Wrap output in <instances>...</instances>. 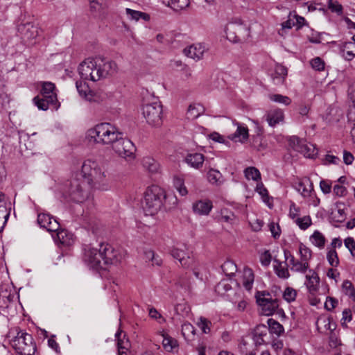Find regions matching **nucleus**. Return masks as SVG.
<instances>
[{
    "label": "nucleus",
    "instance_id": "obj_1",
    "mask_svg": "<svg viewBox=\"0 0 355 355\" xmlns=\"http://www.w3.org/2000/svg\"><path fill=\"white\" fill-rule=\"evenodd\" d=\"M117 70L115 62L101 57L86 59L78 67L82 79L94 82L114 76Z\"/></svg>",
    "mask_w": 355,
    "mask_h": 355
},
{
    "label": "nucleus",
    "instance_id": "obj_2",
    "mask_svg": "<svg viewBox=\"0 0 355 355\" xmlns=\"http://www.w3.org/2000/svg\"><path fill=\"white\" fill-rule=\"evenodd\" d=\"M91 190L90 184L73 173L71 179L65 183L63 195L65 198L72 202L76 203L87 202V206L92 207L94 206V202Z\"/></svg>",
    "mask_w": 355,
    "mask_h": 355
},
{
    "label": "nucleus",
    "instance_id": "obj_3",
    "mask_svg": "<svg viewBox=\"0 0 355 355\" xmlns=\"http://www.w3.org/2000/svg\"><path fill=\"white\" fill-rule=\"evenodd\" d=\"M85 182L90 184V187L99 189L107 190L109 189L108 180L104 170L99 164L93 160H85L81 166V171L74 173Z\"/></svg>",
    "mask_w": 355,
    "mask_h": 355
},
{
    "label": "nucleus",
    "instance_id": "obj_4",
    "mask_svg": "<svg viewBox=\"0 0 355 355\" xmlns=\"http://www.w3.org/2000/svg\"><path fill=\"white\" fill-rule=\"evenodd\" d=\"M120 131L110 123H100L87 131V137L90 142L103 146L112 145Z\"/></svg>",
    "mask_w": 355,
    "mask_h": 355
},
{
    "label": "nucleus",
    "instance_id": "obj_5",
    "mask_svg": "<svg viewBox=\"0 0 355 355\" xmlns=\"http://www.w3.org/2000/svg\"><path fill=\"white\" fill-rule=\"evenodd\" d=\"M166 198L165 191L159 186L152 185L144 193L142 207L146 215L156 214L163 206V201Z\"/></svg>",
    "mask_w": 355,
    "mask_h": 355
},
{
    "label": "nucleus",
    "instance_id": "obj_6",
    "mask_svg": "<svg viewBox=\"0 0 355 355\" xmlns=\"http://www.w3.org/2000/svg\"><path fill=\"white\" fill-rule=\"evenodd\" d=\"M17 335L11 340V345L19 355H34L36 345L31 334L16 328Z\"/></svg>",
    "mask_w": 355,
    "mask_h": 355
},
{
    "label": "nucleus",
    "instance_id": "obj_7",
    "mask_svg": "<svg viewBox=\"0 0 355 355\" xmlns=\"http://www.w3.org/2000/svg\"><path fill=\"white\" fill-rule=\"evenodd\" d=\"M113 150L120 157L128 161L135 159L136 150L134 144L128 139L123 137V133L120 132L114 142L112 144Z\"/></svg>",
    "mask_w": 355,
    "mask_h": 355
},
{
    "label": "nucleus",
    "instance_id": "obj_8",
    "mask_svg": "<svg viewBox=\"0 0 355 355\" xmlns=\"http://www.w3.org/2000/svg\"><path fill=\"white\" fill-rule=\"evenodd\" d=\"M142 113L146 121L154 126H159L162 123V105L157 100L143 105Z\"/></svg>",
    "mask_w": 355,
    "mask_h": 355
},
{
    "label": "nucleus",
    "instance_id": "obj_9",
    "mask_svg": "<svg viewBox=\"0 0 355 355\" xmlns=\"http://www.w3.org/2000/svg\"><path fill=\"white\" fill-rule=\"evenodd\" d=\"M257 304L261 308L265 315H272L279 307L278 299H272L268 291H257L255 295Z\"/></svg>",
    "mask_w": 355,
    "mask_h": 355
},
{
    "label": "nucleus",
    "instance_id": "obj_10",
    "mask_svg": "<svg viewBox=\"0 0 355 355\" xmlns=\"http://www.w3.org/2000/svg\"><path fill=\"white\" fill-rule=\"evenodd\" d=\"M170 254L173 258L178 260L180 265L184 268H189L194 261L192 252H190L185 244L173 246Z\"/></svg>",
    "mask_w": 355,
    "mask_h": 355
},
{
    "label": "nucleus",
    "instance_id": "obj_11",
    "mask_svg": "<svg viewBox=\"0 0 355 355\" xmlns=\"http://www.w3.org/2000/svg\"><path fill=\"white\" fill-rule=\"evenodd\" d=\"M226 35L229 40L233 42H240L244 37L245 35L248 34V28L239 20V22H230L226 27Z\"/></svg>",
    "mask_w": 355,
    "mask_h": 355
},
{
    "label": "nucleus",
    "instance_id": "obj_12",
    "mask_svg": "<svg viewBox=\"0 0 355 355\" xmlns=\"http://www.w3.org/2000/svg\"><path fill=\"white\" fill-rule=\"evenodd\" d=\"M99 250L102 254V260L105 266V270L110 265L116 264L120 261L121 257L118 252L108 243H101Z\"/></svg>",
    "mask_w": 355,
    "mask_h": 355
},
{
    "label": "nucleus",
    "instance_id": "obj_13",
    "mask_svg": "<svg viewBox=\"0 0 355 355\" xmlns=\"http://www.w3.org/2000/svg\"><path fill=\"white\" fill-rule=\"evenodd\" d=\"M84 261L87 265L94 270H105L103 261L102 260V254L99 249L95 248H89L85 250L84 255Z\"/></svg>",
    "mask_w": 355,
    "mask_h": 355
},
{
    "label": "nucleus",
    "instance_id": "obj_14",
    "mask_svg": "<svg viewBox=\"0 0 355 355\" xmlns=\"http://www.w3.org/2000/svg\"><path fill=\"white\" fill-rule=\"evenodd\" d=\"M17 31L21 39L24 41H30L37 35V27L31 22L21 23L17 27Z\"/></svg>",
    "mask_w": 355,
    "mask_h": 355
},
{
    "label": "nucleus",
    "instance_id": "obj_15",
    "mask_svg": "<svg viewBox=\"0 0 355 355\" xmlns=\"http://www.w3.org/2000/svg\"><path fill=\"white\" fill-rule=\"evenodd\" d=\"M284 254L285 259L289 260V263L291 266V270L303 273L306 271L309 268L308 262L303 263L302 260H296L294 256L292 255L291 252L288 250H284Z\"/></svg>",
    "mask_w": 355,
    "mask_h": 355
},
{
    "label": "nucleus",
    "instance_id": "obj_16",
    "mask_svg": "<svg viewBox=\"0 0 355 355\" xmlns=\"http://www.w3.org/2000/svg\"><path fill=\"white\" fill-rule=\"evenodd\" d=\"M76 87L78 94L88 101H96L95 94L89 89L88 84L82 80L76 81Z\"/></svg>",
    "mask_w": 355,
    "mask_h": 355
},
{
    "label": "nucleus",
    "instance_id": "obj_17",
    "mask_svg": "<svg viewBox=\"0 0 355 355\" xmlns=\"http://www.w3.org/2000/svg\"><path fill=\"white\" fill-rule=\"evenodd\" d=\"M40 94L42 96L49 98L50 102L58 101L55 84L51 82H44L42 83Z\"/></svg>",
    "mask_w": 355,
    "mask_h": 355
},
{
    "label": "nucleus",
    "instance_id": "obj_18",
    "mask_svg": "<svg viewBox=\"0 0 355 355\" xmlns=\"http://www.w3.org/2000/svg\"><path fill=\"white\" fill-rule=\"evenodd\" d=\"M266 120L270 126L274 127L283 121L284 112L279 108L269 110L265 116Z\"/></svg>",
    "mask_w": 355,
    "mask_h": 355
},
{
    "label": "nucleus",
    "instance_id": "obj_19",
    "mask_svg": "<svg viewBox=\"0 0 355 355\" xmlns=\"http://www.w3.org/2000/svg\"><path fill=\"white\" fill-rule=\"evenodd\" d=\"M185 162L196 169L200 168L204 163L205 157L202 154L198 153H189L185 157Z\"/></svg>",
    "mask_w": 355,
    "mask_h": 355
},
{
    "label": "nucleus",
    "instance_id": "obj_20",
    "mask_svg": "<svg viewBox=\"0 0 355 355\" xmlns=\"http://www.w3.org/2000/svg\"><path fill=\"white\" fill-rule=\"evenodd\" d=\"M310 272L311 275L306 276L305 284L309 292L314 295L318 289L320 278L315 271L310 270Z\"/></svg>",
    "mask_w": 355,
    "mask_h": 355
},
{
    "label": "nucleus",
    "instance_id": "obj_21",
    "mask_svg": "<svg viewBox=\"0 0 355 355\" xmlns=\"http://www.w3.org/2000/svg\"><path fill=\"white\" fill-rule=\"evenodd\" d=\"M34 104L38 107V109L46 111L49 107H53V108L58 110L60 107V103L57 102H50L49 98H44L43 96L40 97L39 96H35L33 98Z\"/></svg>",
    "mask_w": 355,
    "mask_h": 355
},
{
    "label": "nucleus",
    "instance_id": "obj_22",
    "mask_svg": "<svg viewBox=\"0 0 355 355\" xmlns=\"http://www.w3.org/2000/svg\"><path fill=\"white\" fill-rule=\"evenodd\" d=\"M212 207V202L210 200H198L193 203V210L199 215H208Z\"/></svg>",
    "mask_w": 355,
    "mask_h": 355
},
{
    "label": "nucleus",
    "instance_id": "obj_23",
    "mask_svg": "<svg viewBox=\"0 0 355 355\" xmlns=\"http://www.w3.org/2000/svg\"><path fill=\"white\" fill-rule=\"evenodd\" d=\"M288 70L286 67L282 64H277L275 67V71L271 74V78L274 84H282L287 76Z\"/></svg>",
    "mask_w": 355,
    "mask_h": 355
},
{
    "label": "nucleus",
    "instance_id": "obj_24",
    "mask_svg": "<svg viewBox=\"0 0 355 355\" xmlns=\"http://www.w3.org/2000/svg\"><path fill=\"white\" fill-rule=\"evenodd\" d=\"M166 6L170 7L175 11L183 10L189 6V0H162Z\"/></svg>",
    "mask_w": 355,
    "mask_h": 355
},
{
    "label": "nucleus",
    "instance_id": "obj_25",
    "mask_svg": "<svg viewBox=\"0 0 355 355\" xmlns=\"http://www.w3.org/2000/svg\"><path fill=\"white\" fill-rule=\"evenodd\" d=\"M45 229L49 232H58L57 235L60 242L62 243H65L63 239L64 235H66V232L63 230L58 232L60 229V224L55 218H53L52 220L48 222V225L46 226Z\"/></svg>",
    "mask_w": 355,
    "mask_h": 355
},
{
    "label": "nucleus",
    "instance_id": "obj_26",
    "mask_svg": "<svg viewBox=\"0 0 355 355\" xmlns=\"http://www.w3.org/2000/svg\"><path fill=\"white\" fill-rule=\"evenodd\" d=\"M125 14L130 20L137 21L140 19H142L144 21H148L150 19V16L147 13L132 10L130 8H125Z\"/></svg>",
    "mask_w": 355,
    "mask_h": 355
},
{
    "label": "nucleus",
    "instance_id": "obj_27",
    "mask_svg": "<svg viewBox=\"0 0 355 355\" xmlns=\"http://www.w3.org/2000/svg\"><path fill=\"white\" fill-rule=\"evenodd\" d=\"M183 52L189 58L199 60L202 58L204 51L201 47L198 48L196 46L191 45L185 48Z\"/></svg>",
    "mask_w": 355,
    "mask_h": 355
},
{
    "label": "nucleus",
    "instance_id": "obj_28",
    "mask_svg": "<svg viewBox=\"0 0 355 355\" xmlns=\"http://www.w3.org/2000/svg\"><path fill=\"white\" fill-rule=\"evenodd\" d=\"M207 180L209 183L220 185L223 182V175L218 170L210 168L207 172Z\"/></svg>",
    "mask_w": 355,
    "mask_h": 355
},
{
    "label": "nucleus",
    "instance_id": "obj_29",
    "mask_svg": "<svg viewBox=\"0 0 355 355\" xmlns=\"http://www.w3.org/2000/svg\"><path fill=\"white\" fill-rule=\"evenodd\" d=\"M254 273L250 268H245L243 277V285L247 291H250L254 283Z\"/></svg>",
    "mask_w": 355,
    "mask_h": 355
},
{
    "label": "nucleus",
    "instance_id": "obj_30",
    "mask_svg": "<svg viewBox=\"0 0 355 355\" xmlns=\"http://www.w3.org/2000/svg\"><path fill=\"white\" fill-rule=\"evenodd\" d=\"M173 185L180 196H184L188 193L187 189L184 185V179L179 176H175L173 178Z\"/></svg>",
    "mask_w": 355,
    "mask_h": 355
},
{
    "label": "nucleus",
    "instance_id": "obj_31",
    "mask_svg": "<svg viewBox=\"0 0 355 355\" xmlns=\"http://www.w3.org/2000/svg\"><path fill=\"white\" fill-rule=\"evenodd\" d=\"M263 329V330L260 329L259 327H257L253 335V340L256 345H261L265 343L263 337L267 335V327L266 326H262L261 327Z\"/></svg>",
    "mask_w": 355,
    "mask_h": 355
},
{
    "label": "nucleus",
    "instance_id": "obj_32",
    "mask_svg": "<svg viewBox=\"0 0 355 355\" xmlns=\"http://www.w3.org/2000/svg\"><path fill=\"white\" fill-rule=\"evenodd\" d=\"M221 269L226 276L232 277L237 271L236 265L232 261H226L221 266Z\"/></svg>",
    "mask_w": 355,
    "mask_h": 355
},
{
    "label": "nucleus",
    "instance_id": "obj_33",
    "mask_svg": "<svg viewBox=\"0 0 355 355\" xmlns=\"http://www.w3.org/2000/svg\"><path fill=\"white\" fill-rule=\"evenodd\" d=\"M142 164L144 167L151 173L157 172L159 168L158 163L153 158L150 157H144L142 160Z\"/></svg>",
    "mask_w": 355,
    "mask_h": 355
},
{
    "label": "nucleus",
    "instance_id": "obj_34",
    "mask_svg": "<svg viewBox=\"0 0 355 355\" xmlns=\"http://www.w3.org/2000/svg\"><path fill=\"white\" fill-rule=\"evenodd\" d=\"M268 329L271 334L279 336L284 331V327L274 319L268 320Z\"/></svg>",
    "mask_w": 355,
    "mask_h": 355
},
{
    "label": "nucleus",
    "instance_id": "obj_35",
    "mask_svg": "<svg viewBox=\"0 0 355 355\" xmlns=\"http://www.w3.org/2000/svg\"><path fill=\"white\" fill-rule=\"evenodd\" d=\"M312 243L319 248H322L325 244V238L321 232L315 230L310 238Z\"/></svg>",
    "mask_w": 355,
    "mask_h": 355
},
{
    "label": "nucleus",
    "instance_id": "obj_36",
    "mask_svg": "<svg viewBox=\"0 0 355 355\" xmlns=\"http://www.w3.org/2000/svg\"><path fill=\"white\" fill-rule=\"evenodd\" d=\"M14 297L15 295L11 294L6 290L0 291V306L7 308L9 303L13 301Z\"/></svg>",
    "mask_w": 355,
    "mask_h": 355
},
{
    "label": "nucleus",
    "instance_id": "obj_37",
    "mask_svg": "<svg viewBox=\"0 0 355 355\" xmlns=\"http://www.w3.org/2000/svg\"><path fill=\"white\" fill-rule=\"evenodd\" d=\"M121 335H122V331L120 329H119L115 334V338L117 341L118 350L119 349L128 350L129 345H130L128 340V339L125 340V334L123 335V338H121Z\"/></svg>",
    "mask_w": 355,
    "mask_h": 355
},
{
    "label": "nucleus",
    "instance_id": "obj_38",
    "mask_svg": "<svg viewBox=\"0 0 355 355\" xmlns=\"http://www.w3.org/2000/svg\"><path fill=\"white\" fill-rule=\"evenodd\" d=\"M245 177L248 180H252L254 181H258L261 179V173L259 171L253 166L248 167L244 171Z\"/></svg>",
    "mask_w": 355,
    "mask_h": 355
},
{
    "label": "nucleus",
    "instance_id": "obj_39",
    "mask_svg": "<svg viewBox=\"0 0 355 355\" xmlns=\"http://www.w3.org/2000/svg\"><path fill=\"white\" fill-rule=\"evenodd\" d=\"M220 220L223 222L233 224L236 221L234 214L227 208L220 210Z\"/></svg>",
    "mask_w": 355,
    "mask_h": 355
},
{
    "label": "nucleus",
    "instance_id": "obj_40",
    "mask_svg": "<svg viewBox=\"0 0 355 355\" xmlns=\"http://www.w3.org/2000/svg\"><path fill=\"white\" fill-rule=\"evenodd\" d=\"M236 137L239 138V141L244 142L248 138V129L246 127L239 125L237 128L236 131L233 135L232 139H234Z\"/></svg>",
    "mask_w": 355,
    "mask_h": 355
},
{
    "label": "nucleus",
    "instance_id": "obj_41",
    "mask_svg": "<svg viewBox=\"0 0 355 355\" xmlns=\"http://www.w3.org/2000/svg\"><path fill=\"white\" fill-rule=\"evenodd\" d=\"M232 291V286L227 280L220 281L215 287V291L220 295H225L228 291Z\"/></svg>",
    "mask_w": 355,
    "mask_h": 355
},
{
    "label": "nucleus",
    "instance_id": "obj_42",
    "mask_svg": "<svg viewBox=\"0 0 355 355\" xmlns=\"http://www.w3.org/2000/svg\"><path fill=\"white\" fill-rule=\"evenodd\" d=\"M275 262L277 263V266H274V269L276 275L279 278L286 279L289 277V272L287 268L282 266V262L279 261L277 259L274 260Z\"/></svg>",
    "mask_w": 355,
    "mask_h": 355
},
{
    "label": "nucleus",
    "instance_id": "obj_43",
    "mask_svg": "<svg viewBox=\"0 0 355 355\" xmlns=\"http://www.w3.org/2000/svg\"><path fill=\"white\" fill-rule=\"evenodd\" d=\"M301 152L309 158H314L318 155V150L311 144L302 146Z\"/></svg>",
    "mask_w": 355,
    "mask_h": 355
},
{
    "label": "nucleus",
    "instance_id": "obj_44",
    "mask_svg": "<svg viewBox=\"0 0 355 355\" xmlns=\"http://www.w3.org/2000/svg\"><path fill=\"white\" fill-rule=\"evenodd\" d=\"M309 188H307L304 182H299L296 186V189L304 197L311 196V191H313V184L311 182H308Z\"/></svg>",
    "mask_w": 355,
    "mask_h": 355
},
{
    "label": "nucleus",
    "instance_id": "obj_45",
    "mask_svg": "<svg viewBox=\"0 0 355 355\" xmlns=\"http://www.w3.org/2000/svg\"><path fill=\"white\" fill-rule=\"evenodd\" d=\"M269 98L272 101L283 104L284 105H289L291 103V99L288 96L282 94H270L269 95Z\"/></svg>",
    "mask_w": 355,
    "mask_h": 355
},
{
    "label": "nucleus",
    "instance_id": "obj_46",
    "mask_svg": "<svg viewBox=\"0 0 355 355\" xmlns=\"http://www.w3.org/2000/svg\"><path fill=\"white\" fill-rule=\"evenodd\" d=\"M19 147L22 150L24 147L26 150H32L34 144L30 141V137L27 134L21 135L19 137Z\"/></svg>",
    "mask_w": 355,
    "mask_h": 355
},
{
    "label": "nucleus",
    "instance_id": "obj_47",
    "mask_svg": "<svg viewBox=\"0 0 355 355\" xmlns=\"http://www.w3.org/2000/svg\"><path fill=\"white\" fill-rule=\"evenodd\" d=\"M295 222L302 230H306L312 224L311 218L309 216H305L302 218H297L295 220Z\"/></svg>",
    "mask_w": 355,
    "mask_h": 355
},
{
    "label": "nucleus",
    "instance_id": "obj_48",
    "mask_svg": "<svg viewBox=\"0 0 355 355\" xmlns=\"http://www.w3.org/2000/svg\"><path fill=\"white\" fill-rule=\"evenodd\" d=\"M299 251L302 261L303 263L308 262V261L311 258V250L303 243H300Z\"/></svg>",
    "mask_w": 355,
    "mask_h": 355
},
{
    "label": "nucleus",
    "instance_id": "obj_49",
    "mask_svg": "<svg viewBox=\"0 0 355 355\" xmlns=\"http://www.w3.org/2000/svg\"><path fill=\"white\" fill-rule=\"evenodd\" d=\"M328 8L338 15L343 14V6L337 0H328Z\"/></svg>",
    "mask_w": 355,
    "mask_h": 355
},
{
    "label": "nucleus",
    "instance_id": "obj_50",
    "mask_svg": "<svg viewBox=\"0 0 355 355\" xmlns=\"http://www.w3.org/2000/svg\"><path fill=\"white\" fill-rule=\"evenodd\" d=\"M311 67L318 71H322L324 69L325 63L324 60L320 57H315L310 61Z\"/></svg>",
    "mask_w": 355,
    "mask_h": 355
},
{
    "label": "nucleus",
    "instance_id": "obj_51",
    "mask_svg": "<svg viewBox=\"0 0 355 355\" xmlns=\"http://www.w3.org/2000/svg\"><path fill=\"white\" fill-rule=\"evenodd\" d=\"M327 259L329 263L333 266L336 267L339 263V259L336 251L334 249L330 250L327 254Z\"/></svg>",
    "mask_w": 355,
    "mask_h": 355
},
{
    "label": "nucleus",
    "instance_id": "obj_52",
    "mask_svg": "<svg viewBox=\"0 0 355 355\" xmlns=\"http://www.w3.org/2000/svg\"><path fill=\"white\" fill-rule=\"evenodd\" d=\"M296 296V291L291 287H287L283 293L284 299L288 302H293L295 300Z\"/></svg>",
    "mask_w": 355,
    "mask_h": 355
},
{
    "label": "nucleus",
    "instance_id": "obj_53",
    "mask_svg": "<svg viewBox=\"0 0 355 355\" xmlns=\"http://www.w3.org/2000/svg\"><path fill=\"white\" fill-rule=\"evenodd\" d=\"M211 325V323L209 320L203 317L200 318L198 326L201 329L204 334H209L210 332Z\"/></svg>",
    "mask_w": 355,
    "mask_h": 355
},
{
    "label": "nucleus",
    "instance_id": "obj_54",
    "mask_svg": "<svg viewBox=\"0 0 355 355\" xmlns=\"http://www.w3.org/2000/svg\"><path fill=\"white\" fill-rule=\"evenodd\" d=\"M53 219V216L48 214L40 213L37 215V223L41 227L45 228L48 222Z\"/></svg>",
    "mask_w": 355,
    "mask_h": 355
},
{
    "label": "nucleus",
    "instance_id": "obj_55",
    "mask_svg": "<svg viewBox=\"0 0 355 355\" xmlns=\"http://www.w3.org/2000/svg\"><path fill=\"white\" fill-rule=\"evenodd\" d=\"M10 216V212L8 211L5 205L0 204V221L2 225H6Z\"/></svg>",
    "mask_w": 355,
    "mask_h": 355
},
{
    "label": "nucleus",
    "instance_id": "obj_56",
    "mask_svg": "<svg viewBox=\"0 0 355 355\" xmlns=\"http://www.w3.org/2000/svg\"><path fill=\"white\" fill-rule=\"evenodd\" d=\"M256 191L259 193V194L262 197L263 200L266 202L267 200H268V194L267 189L264 187L262 182L258 183L256 187Z\"/></svg>",
    "mask_w": 355,
    "mask_h": 355
},
{
    "label": "nucleus",
    "instance_id": "obj_57",
    "mask_svg": "<svg viewBox=\"0 0 355 355\" xmlns=\"http://www.w3.org/2000/svg\"><path fill=\"white\" fill-rule=\"evenodd\" d=\"M345 245L349 250L351 254L355 256V241L352 237H347L345 239Z\"/></svg>",
    "mask_w": 355,
    "mask_h": 355
},
{
    "label": "nucleus",
    "instance_id": "obj_58",
    "mask_svg": "<svg viewBox=\"0 0 355 355\" xmlns=\"http://www.w3.org/2000/svg\"><path fill=\"white\" fill-rule=\"evenodd\" d=\"M338 303V302L336 298L332 297H327L324 304V308L327 311H331L337 306Z\"/></svg>",
    "mask_w": 355,
    "mask_h": 355
},
{
    "label": "nucleus",
    "instance_id": "obj_59",
    "mask_svg": "<svg viewBox=\"0 0 355 355\" xmlns=\"http://www.w3.org/2000/svg\"><path fill=\"white\" fill-rule=\"evenodd\" d=\"M260 261L264 266H268L271 261V254L268 250H266L260 256Z\"/></svg>",
    "mask_w": 355,
    "mask_h": 355
},
{
    "label": "nucleus",
    "instance_id": "obj_60",
    "mask_svg": "<svg viewBox=\"0 0 355 355\" xmlns=\"http://www.w3.org/2000/svg\"><path fill=\"white\" fill-rule=\"evenodd\" d=\"M332 217L337 221V222H343L345 218V211L343 209H338L336 211L332 212Z\"/></svg>",
    "mask_w": 355,
    "mask_h": 355
},
{
    "label": "nucleus",
    "instance_id": "obj_61",
    "mask_svg": "<svg viewBox=\"0 0 355 355\" xmlns=\"http://www.w3.org/2000/svg\"><path fill=\"white\" fill-rule=\"evenodd\" d=\"M295 25V22L288 19L286 21L282 23V28L279 31V34L282 36L284 34L285 29H291Z\"/></svg>",
    "mask_w": 355,
    "mask_h": 355
},
{
    "label": "nucleus",
    "instance_id": "obj_62",
    "mask_svg": "<svg viewBox=\"0 0 355 355\" xmlns=\"http://www.w3.org/2000/svg\"><path fill=\"white\" fill-rule=\"evenodd\" d=\"M342 287L345 294L348 296L349 293H352V291L354 290V285L349 280H345L343 283Z\"/></svg>",
    "mask_w": 355,
    "mask_h": 355
},
{
    "label": "nucleus",
    "instance_id": "obj_63",
    "mask_svg": "<svg viewBox=\"0 0 355 355\" xmlns=\"http://www.w3.org/2000/svg\"><path fill=\"white\" fill-rule=\"evenodd\" d=\"M334 193L336 196H338V197L344 196L347 193V189L343 186H341L339 184H336L334 187Z\"/></svg>",
    "mask_w": 355,
    "mask_h": 355
},
{
    "label": "nucleus",
    "instance_id": "obj_64",
    "mask_svg": "<svg viewBox=\"0 0 355 355\" xmlns=\"http://www.w3.org/2000/svg\"><path fill=\"white\" fill-rule=\"evenodd\" d=\"M320 187L322 190V191L324 194H328L331 192V186L329 182H328L326 180H321L320 182Z\"/></svg>",
    "mask_w": 355,
    "mask_h": 355
}]
</instances>
